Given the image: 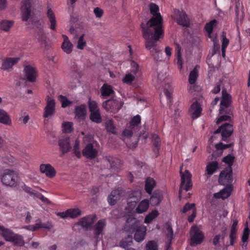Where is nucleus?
I'll return each mask as SVG.
<instances>
[{
  "instance_id": "f257e3e1",
  "label": "nucleus",
  "mask_w": 250,
  "mask_h": 250,
  "mask_svg": "<svg viewBox=\"0 0 250 250\" xmlns=\"http://www.w3.org/2000/svg\"><path fill=\"white\" fill-rule=\"evenodd\" d=\"M164 32H148L145 30L143 32V37L146 40V48L150 51V53L155 61H162V54L156 46V42L160 38L163 37Z\"/></svg>"
},
{
  "instance_id": "f03ea898",
  "label": "nucleus",
  "mask_w": 250,
  "mask_h": 250,
  "mask_svg": "<svg viewBox=\"0 0 250 250\" xmlns=\"http://www.w3.org/2000/svg\"><path fill=\"white\" fill-rule=\"evenodd\" d=\"M149 8L150 13L153 16L146 24L141 23L142 32H144L145 30L148 32H164L163 18L159 12V7L156 4L151 3L149 5Z\"/></svg>"
},
{
  "instance_id": "7ed1b4c3",
  "label": "nucleus",
  "mask_w": 250,
  "mask_h": 250,
  "mask_svg": "<svg viewBox=\"0 0 250 250\" xmlns=\"http://www.w3.org/2000/svg\"><path fill=\"white\" fill-rule=\"evenodd\" d=\"M18 175L13 170L6 169L1 174V181L6 186L14 187L17 185Z\"/></svg>"
},
{
  "instance_id": "20e7f679",
  "label": "nucleus",
  "mask_w": 250,
  "mask_h": 250,
  "mask_svg": "<svg viewBox=\"0 0 250 250\" xmlns=\"http://www.w3.org/2000/svg\"><path fill=\"white\" fill-rule=\"evenodd\" d=\"M21 17L23 21H31L34 17V7L31 1H23L21 5Z\"/></svg>"
},
{
  "instance_id": "39448f33",
  "label": "nucleus",
  "mask_w": 250,
  "mask_h": 250,
  "mask_svg": "<svg viewBox=\"0 0 250 250\" xmlns=\"http://www.w3.org/2000/svg\"><path fill=\"white\" fill-rule=\"evenodd\" d=\"M171 18L180 25L186 27L190 26V20L188 15L183 10L174 9Z\"/></svg>"
},
{
  "instance_id": "423d86ee",
  "label": "nucleus",
  "mask_w": 250,
  "mask_h": 250,
  "mask_svg": "<svg viewBox=\"0 0 250 250\" xmlns=\"http://www.w3.org/2000/svg\"><path fill=\"white\" fill-rule=\"evenodd\" d=\"M124 103L119 99L113 98L103 102V107L106 111L117 113L122 107Z\"/></svg>"
},
{
  "instance_id": "0eeeda50",
  "label": "nucleus",
  "mask_w": 250,
  "mask_h": 250,
  "mask_svg": "<svg viewBox=\"0 0 250 250\" xmlns=\"http://www.w3.org/2000/svg\"><path fill=\"white\" fill-rule=\"evenodd\" d=\"M74 141L73 137L67 135L62 136L59 138L58 145L60 150L62 154L67 153L71 150V143Z\"/></svg>"
},
{
  "instance_id": "6e6552de",
  "label": "nucleus",
  "mask_w": 250,
  "mask_h": 250,
  "mask_svg": "<svg viewBox=\"0 0 250 250\" xmlns=\"http://www.w3.org/2000/svg\"><path fill=\"white\" fill-rule=\"evenodd\" d=\"M157 87L164 86V93L168 100H170L171 94L172 92V88L169 84V81L166 79V77L163 74L159 73L158 75Z\"/></svg>"
},
{
  "instance_id": "1a4fd4ad",
  "label": "nucleus",
  "mask_w": 250,
  "mask_h": 250,
  "mask_svg": "<svg viewBox=\"0 0 250 250\" xmlns=\"http://www.w3.org/2000/svg\"><path fill=\"white\" fill-rule=\"evenodd\" d=\"M233 132V125L231 124L225 123L222 124L214 132V134L221 133L222 139L224 141L229 142V138Z\"/></svg>"
},
{
  "instance_id": "9d476101",
  "label": "nucleus",
  "mask_w": 250,
  "mask_h": 250,
  "mask_svg": "<svg viewBox=\"0 0 250 250\" xmlns=\"http://www.w3.org/2000/svg\"><path fill=\"white\" fill-rule=\"evenodd\" d=\"M141 226L138 220L132 216H129L126 221L123 230L132 235Z\"/></svg>"
},
{
  "instance_id": "9b49d317",
  "label": "nucleus",
  "mask_w": 250,
  "mask_h": 250,
  "mask_svg": "<svg viewBox=\"0 0 250 250\" xmlns=\"http://www.w3.org/2000/svg\"><path fill=\"white\" fill-rule=\"evenodd\" d=\"M180 173L181 175V183L180 184V187L179 190V198L181 197L182 192L183 190V187L185 185V183H186L185 189L186 191H188L189 190L191 187H192V184L191 183V174L188 171V170H186L185 171L184 173H182V167L181 168Z\"/></svg>"
},
{
  "instance_id": "f8f14e48",
  "label": "nucleus",
  "mask_w": 250,
  "mask_h": 250,
  "mask_svg": "<svg viewBox=\"0 0 250 250\" xmlns=\"http://www.w3.org/2000/svg\"><path fill=\"white\" fill-rule=\"evenodd\" d=\"M190 245L194 246L200 244L204 239V235L196 226L191 227L190 229Z\"/></svg>"
},
{
  "instance_id": "ddd939ff",
  "label": "nucleus",
  "mask_w": 250,
  "mask_h": 250,
  "mask_svg": "<svg viewBox=\"0 0 250 250\" xmlns=\"http://www.w3.org/2000/svg\"><path fill=\"white\" fill-rule=\"evenodd\" d=\"M233 180L232 170L231 167L222 171L219 175V183L223 185L230 184Z\"/></svg>"
},
{
  "instance_id": "4468645a",
  "label": "nucleus",
  "mask_w": 250,
  "mask_h": 250,
  "mask_svg": "<svg viewBox=\"0 0 250 250\" xmlns=\"http://www.w3.org/2000/svg\"><path fill=\"white\" fill-rule=\"evenodd\" d=\"M37 72L35 68L31 65H26L24 69V76L21 78V80L34 82L36 81Z\"/></svg>"
},
{
  "instance_id": "2eb2a0df",
  "label": "nucleus",
  "mask_w": 250,
  "mask_h": 250,
  "mask_svg": "<svg viewBox=\"0 0 250 250\" xmlns=\"http://www.w3.org/2000/svg\"><path fill=\"white\" fill-rule=\"evenodd\" d=\"M96 219V215L92 214L81 218L78 223V224L86 229H91Z\"/></svg>"
},
{
  "instance_id": "dca6fc26",
  "label": "nucleus",
  "mask_w": 250,
  "mask_h": 250,
  "mask_svg": "<svg viewBox=\"0 0 250 250\" xmlns=\"http://www.w3.org/2000/svg\"><path fill=\"white\" fill-rule=\"evenodd\" d=\"M55 103L54 100L51 99L49 96L47 97V104L44 108L43 117L47 118L52 116L55 112Z\"/></svg>"
},
{
  "instance_id": "f3484780",
  "label": "nucleus",
  "mask_w": 250,
  "mask_h": 250,
  "mask_svg": "<svg viewBox=\"0 0 250 250\" xmlns=\"http://www.w3.org/2000/svg\"><path fill=\"white\" fill-rule=\"evenodd\" d=\"M40 171L49 178L54 177L56 173L55 168L49 164H41L40 166Z\"/></svg>"
},
{
  "instance_id": "a211bd4d",
  "label": "nucleus",
  "mask_w": 250,
  "mask_h": 250,
  "mask_svg": "<svg viewBox=\"0 0 250 250\" xmlns=\"http://www.w3.org/2000/svg\"><path fill=\"white\" fill-rule=\"evenodd\" d=\"M97 153V150L93 148V146L91 143L87 144L83 150V155L90 159L95 158Z\"/></svg>"
},
{
  "instance_id": "6ab92c4d",
  "label": "nucleus",
  "mask_w": 250,
  "mask_h": 250,
  "mask_svg": "<svg viewBox=\"0 0 250 250\" xmlns=\"http://www.w3.org/2000/svg\"><path fill=\"white\" fill-rule=\"evenodd\" d=\"M104 163L107 168L111 169V172H113V170H115L120 164L119 160L118 159L110 156L106 158L104 160Z\"/></svg>"
},
{
  "instance_id": "aec40b11",
  "label": "nucleus",
  "mask_w": 250,
  "mask_h": 250,
  "mask_svg": "<svg viewBox=\"0 0 250 250\" xmlns=\"http://www.w3.org/2000/svg\"><path fill=\"white\" fill-rule=\"evenodd\" d=\"M69 32L74 36V39H77L78 36L84 33V28L81 23H76L69 28Z\"/></svg>"
},
{
  "instance_id": "412c9836",
  "label": "nucleus",
  "mask_w": 250,
  "mask_h": 250,
  "mask_svg": "<svg viewBox=\"0 0 250 250\" xmlns=\"http://www.w3.org/2000/svg\"><path fill=\"white\" fill-rule=\"evenodd\" d=\"M189 111L191 118L196 119L200 116L202 108L197 102H195L191 105Z\"/></svg>"
},
{
  "instance_id": "4be33fe9",
  "label": "nucleus",
  "mask_w": 250,
  "mask_h": 250,
  "mask_svg": "<svg viewBox=\"0 0 250 250\" xmlns=\"http://www.w3.org/2000/svg\"><path fill=\"white\" fill-rule=\"evenodd\" d=\"M165 233L166 234V237L167 239V241L166 242V245L167 249H168L171 244V240L173 239V230L171 225L169 223L167 222L165 226Z\"/></svg>"
},
{
  "instance_id": "5701e85b",
  "label": "nucleus",
  "mask_w": 250,
  "mask_h": 250,
  "mask_svg": "<svg viewBox=\"0 0 250 250\" xmlns=\"http://www.w3.org/2000/svg\"><path fill=\"white\" fill-rule=\"evenodd\" d=\"M146 229L144 226H141L134 232V239L137 242L143 241L146 235Z\"/></svg>"
},
{
  "instance_id": "b1692460",
  "label": "nucleus",
  "mask_w": 250,
  "mask_h": 250,
  "mask_svg": "<svg viewBox=\"0 0 250 250\" xmlns=\"http://www.w3.org/2000/svg\"><path fill=\"white\" fill-rule=\"evenodd\" d=\"M122 196V191L119 189L113 190L108 197V202L111 205H115Z\"/></svg>"
},
{
  "instance_id": "393cba45",
  "label": "nucleus",
  "mask_w": 250,
  "mask_h": 250,
  "mask_svg": "<svg viewBox=\"0 0 250 250\" xmlns=\"http://www.w3.org/2000/svg\"><path fill=\"white\" fill-rule=\"evenodd\" d=\"M62 36L63 39V41L62 44V48L65 53L69 54L72 51L73 45L67 36L65 35H62Z\"/></svg>"
},
{
  "instance_id": "a878e982",
  "label": "nucleus",
  "mask_w": 250,
  "mask_h": 250,
  "mask_svg": "<svg viewBox=\"0 0 250 250\" xmlns=\"http://www.w3.org/2000/svg\"><path fill=\"white\" fill-rule=\"evenodd\" d=\"M47 16L49 19V28L55 31L56 29V20L54 12L47 7Z\"/></svg>"
},
{
  "instance_id": "bb28decb",
  "label": "nucleus",
  "mask_w": 250,
  "mask_h": 250,
  "mask_svg": "<svg viewBox=\"0 0 250 250\" xmlns=\"http://www.w3.org/2000/svg\"><path fill=\"white\" fill-rule=\"evenodd\" d=\"M163 199V194L161 191L155 190L150 199V203L152 206L158 205Z\"/></svg>"
},
{
  "instance_id": "cd10ccee",
  "label": "nucleus",
  "mask_w": 250,
  "mask_h": 250,
  "mask_svg": "<svg viewBox=\"0 0 250 250\" xmlns=\"http://www.w3.org/2000/svg\"><path fill=\"white\" fill-rule=\"evenodd\" d=\"M14 233H15L11 229L0 225V235L2 236L6 241H9Z\"/></svg>"
},
{
  "instance_id": "c85d7f7f",
  "label": "nucleus",
  "mask_w": 250,
  "mask_h": 250,
  "mask_svg": "<svg viewBox=\"0 0 250 250\" xmlns=\"http://www.w3.org/2000/svg\"><path fill=\"white\" fill-rule=\"evenodd\" d=\"M9 242L13 243V245L18 247H21L24 245V241L23 237L18 234L14 233Z\"/></svg>"
},
{
  "instance_id": "c756f323",
  "label": "nucleus",
  "mask_w": 250,
  "mask_h": 250,
  "mask_svg": "<svg viewBox=\"0 0 250 250\" xmlns=\"http://www.w3.org/2000/svg\"><path fill=\"white\" fill-rule=\"evenodd\" d=\"M19 60V58L6 59L2 63L1 69L3 70H7L11 68L13 65L18 62Z\"/></svg>"
},
{
  "instance_id": "7c9ffc66",
  "label": "nucleus",
  "mask_w": 250,
  "mask_h": 250,
  "mask_svg": "<svg viewBox=\"0 0 250 250\" xmlns=\"http://www.w3.org/2000/svg\"><path fill=\"white\" fill-rule=\"evenodd\" d=\"M220 104L232 105V97L226 89H223Z\"/></svg>"
},
{
  "instance_id": "2f4dec72",
  "label": "nucleus",
  "mask_w": 250,
  "mask_h": 250,
  "mask_svg": "<svg viewBox=\"0 0 250 250\" xmlns=\"http://www.w3.org/2000/svg\"><path fill=\"white\" fill-rule=\"evenodd\" d=\"M227 229L226 227L223 228L221 230V232H222L221 235L217 234V235H216L214 237V238L212 240V243L214 246H215L216 247H218V246H220V239H221L222 241L224 240V238L225 237V236L227 235Z\"/></svg>"
},
{
  "instance_id": "473e14b6",
  "label": "nucleus",
  "mask_w": 250,
  "mask_h": 250,
  "mask_svg": "<svg viewBox=\"0 0 250 250\" xmlns=\"http://www.w3.org/2000/svg\"><path fill=\"white\" fill-rule=\"evenodd\" d=\"M231 191V187H227L220 191L219 193H216L214 194V197L216 198H222L225 199L229 196Z\"/></svg>"
},
{
  "instance_id": "72a5a7b5",
  "label": "nucleus",
  "mask_w": 250,
  "mask_h": 250,
  "mask_svg": "<svg viewBox=\"0 0 250 250\" xmlns=\"http://www.w3.org/2000/svg\"><path fill=\"white\" fill-rule=\"evenodd\" d=\"M237 220H235L233 221V223L231 228L230 233L229 234V239L230 245L231 246H233L234 245V241L236 239V233L237 229Z\"/></svg>"
},
{
  "instance_id": "f704fd0d",
  "label": "nucleus",
  "mask_w": 250,
  "mask_h": 250,
  "mask_svg": "<svg viewBox=\"0 0 250 250\" xmlns=\"http://www.w3.org/2000/svg\"><path fill=\"white\" fill-rule=\"evenodd\" d=\"M218 168V164L216 161H213L208 163L206 167V174L210 176L213 174L215 171H216Z\"/></svg>"
},
{
  "instance_id": "c9c22d12",
  "label": "nucleus",
  "mask_w": 250,
  "mask_h": 250,
  "mask_svg": "<svg viewBox=\"0 0 250 250\" xmlns=\"http://www.w3.org/2000/svg\"><path fill=\"white\" fill-rule=\"evenodd\" d=\"M86 106L82 104L75 108L76 116L79 119H83L86 115Z\"/></svg>"
},
{
  "instance_id": "e433bc0d",
  "label": "nucleus",
  "mask_w": 250,
  "mask_h": 250,
  "mask_svg": "<svg viewBox=\"0 0 250 250\" xmlns=\"http://www.w3.org/2000/svg\"><path fill=\"white\" fill-rule=\"evenodd\" d=\"M106 222L104 219L100 220L95 226V235L97 236L100 235L103 231L104 227L105 226Z\"/></svg>"
},
{
  "instance_id": "4c0bfd02",
  "label": "nucleus",
  "mask_w": 250,
  "mask_h": 250,
  "mask_svg": "<svg viewBox=\"0 0 250 250\" xmlns=\"http://www.w3.org/2000/svg\"><path fill=\"white\" fill-rule=\"evenodd\" d=\"M156 185L155 181L153 178L148 177L146 180L145 190L148 194H150L152 189Z\"/></svg>"
},
{
  "instance_id": "58836bf2",
  "label": "nucleus",
  "mask_w": 250,
  "mask_h": 250,
  "mask_svg": "<svg viewBox=\"0 0 250 250\" xmlns=\"http://www.w3.org/2000/svg\"><path fill=\"white\" fill-rule=\"evenodd\" d=\"M199 66L198 65H195V67L191 71L189 74L188 82L190 84H192L195 83L198 76V69Z\"/></svg>"
},
{
  "instance_id": "ea45409f",
  "label": "nucleus",
  "mask_w": 250,
  "mask_h": 250,
  "mask_svg": "<svg viewBox=\"0 0 250 250\" xmlns=\"http://www.w3.org/2000/svg\"><path fill=\"white\" fill-rule=\"evenodd\" d=\"M0 123L6 125H10L11 123L9 116L3 110H0Z\"/></svg>"
},
{
  "instance_id": "a19ab883",
  "label": "nucleus",
  "mask_w": 250,
  "mask_h": 250,
  "mask_svg": "<svg viewBox=\"0 0 250 250\" xmlns=\"http://www.w3.org/2000/svg\"><path fill=\"white\" fill-rule=\"evenodd\" d=\"M102 95L104 97L110 96L114 93V91L111 86L106 83H104L101 88Z\"/></svg>"
},
{
  "instance_id": "79ce46f5",
  "label": "nucleus",
  "mask_w": 250,
  "mask_h": 250,
  "mask_svg": "<svg viewBox=\"0 0 250 250\" xmlns=\"http://www.w3.org/2000/svg\"><path fill=\"white\" fill-rule=\"evenodd\" d=\"M233 107L232 105L220 104L219 114H227L232 115Z\"/></svg>"
},
{
  "instance_id": "37998d69",
  "label": "nucleus",
  "mask_w": 250,
  "mask_h": 250,
  "mask_svg": "<svg viewBox=\"0 0 250 250\" xmlns=\"http://www.w3.org/2000/svg\"><path fill=\"white\" fill-rule=\"evenodd\" d=\"M148 206L149 204L148 200H144L139 204L138 207L136 209V211L139 213H142L147 210L148 208Z\"/></svg>"
},
{
  "instance_id": "c03bdc74",
  "label": "nucleus",
  "mask_w": 250,
  "mask_h": 250,
  "mask_svg": "<svg viewBox=\"0 0 250 250\" xmlns=\"http://www.w3.org/2000/svg\"><path fill=\"white\" fill-rule=\"evenodd\" d=\"M13 21H12L3 20L0 22V29L7 32L13 26Z\"/></svg>"
},
{
  "instance_id": "a18cd8bd",
  "label": "nucleus",
  "mask_w": 250,
  "mask_h": 250,
  "mask_svg": "<svg viewBox=\"0 0 250 250\" xmlns=\"http://www.w3.org/2000/svg\"><path fill=\"white\" fill-rule=\"evenodd\" d=\"M132 243V236L131 234H128L126 237H125L121 241L120 246L123 248H126L130 246Z\"/></svg>"
},
{
  "instance_id": "49530a36",
  "label": "nucleus",
  "mask_w": 250,
  "mask_h": 250,
  "mask_svg": "<svg viewBox=\"0 0 250 250\" xmlns=\"http://www.w3.org/2000/svg\"><path fill=\"white\" fill-rule=\"evenodd\" d=\"M152 142L154 146V151L155 152H158L159 147L160 146V138L157 134H153L152 135Z\"/></svg>"
},
{
  "instance_id": "de8ad7c7",
  "label": "nucleus",
  "mask_w": 250,
  "mask_h": 250,
  "mask_svg": "<svg viewBox=\"0 0 250 250\" xmlns=\"http://www.w3.org/2000/svg\"><path fill=\"white\" fill-rule=\"evenodd\" d=\"M131 72L136 77H139L141 75V71L139 68V65L135 62L132 61L131 63Z\"/></svg>"
},
{
  "instance_id": "09e8293b",
  "label": "nucleus",
  "mask_w": 250,
  "mask_h": 250,
  "mask_svg": "<svg viewBox=\"0 0 250 250\" xmlns=\"http://www.w3.org/2000/svg\"><path fill=\"white\" fill-rule=\"evenodd\" d=\"M141 195L140 193L138 191H134L131 193L127 200L129 203H137L140 199Z\"/></svg>"
},
{
  "instance_id": "8fccbe9b",
  "label": "nucleus",
  "mask_w": 250,
  "mask_h": 250,
  "mask_svg": "<svg viewBox=\"0 0 250 250\" xmlns=\"http://www.w3.org/2000/svg\"><path fill=\"white\" fill-rule=\"evenodd\" d=\"M90 119L93 122L100 123L102 122V118L100 111L98 110L90 112Z\"/></svg>"
},
{
  "instance_id": "3c124183",
  "label": "nucleus",
  "mask_w": 250,
  "mask_h": 250,
  "mask_svg": "<svg viewBox=\"0 0 250 250\" xmlns=\"http://www.w3.org/2000/svg\"><path fill=\"white\" fill-rule=\"evenodd\" d=\"M105 127L108 132H111L112 134H117L116 128L114 126L113 121L110 119L106 120L105 122Z\"/></svg>"
},
{
  "instance_id": "603ef678",
  "label": "nucleus",
  "mask_w": 250,
  "mask_h": 250,
  "mask_svg": "<svg viewBox=\"0 0 250 250\" xmlns=\"http://www.w3.org/2000/svg\"><path fill=\"white\" fill-rule=\"evenodd\" d=\"M67 213L68 214V217L75 218L81 215V211L78 208H70L67 210Z\"/></svg>"
},
{
  "instance_id": "864d4df0",
  "label": "nucleus",
  "mask_w": 250,
  "mask_h": 250,
  "mask_svg": "<svg viewBox=\"0 0 250 250\" xmlns=\"http://www.w3.org/2000/svg\"><path fill=\"white\" fill-rule=\"evenodd\" d=\"M217 21L216 20H213L210 22L206 23L205 28L208 32V36H210L212 32L213 27L216 25Z\"/></svg>"
},
{
  "instance_id": "5fc2aeb1",
  "label": "nucleus",
  "mask_w": 250,
  "mask_h": 250,
  "mask_svg": "<svg viewBox=\"0 0 250 250\" xmlns=\"http://www.w3.org/2000/svg\"><path fill=\"white\" fill-rule=\"evenodd\" d=\"M177 65L178 66V68L181 70L183 67V60L181 57V49L179 45L177 44Z\"/></svg>"
},
{
  "instance_id": "6e6d98bb",
  "label": "nucleus",
  "mask_w": 250,
  "mask_h": 250,
  "mask_svg": "<svg viewBox=\"0 0 250 250\" xmlns=\"http://www.w3.org/2000/svg\"><path fill=\"white\" fill-rule=\"evenodd\" d=\"M158 215V212L157 210H153L151 212L147 214L145 219V223H149L152 221Z\"/></svg>"
},
{
  "instance_id": "4d7b16f0",
  "label": "nucleus",
  "mask_w": 250,
  "mask_h": 250,
  "mask_svg": "<svg viewBox=\"0 0 250 250\" xmlns=\"http://www.w3.org/2000/svg\"><path fill=\"white\" fill-rule=\"evenodd\" d=\"M232 117L233 114L229 115L227 114H219V117L216 121V124H219L223 121H230Z\"/></svg>"
},
{
  "instance_id": "13d9d810",
  "label": "nucleus",
  "mask_w": 250,
  "mask_h": 250,
  "mask_svg": "<svg viewBox=\"0 0 250 250\" xmlns=\"http://www.w3.org/2000/svg\"><path fill=\"white\" fill-rule=\"evenodd\" d=\"M84 33H83V34L80 35L79 38L77 47L79 49H83L86 46V41L84 40Z\"/></svg>"
},
{
  "instance_id": "bf43d9fd",
  "label": "nucleus",
  "mask_w": 250,
  "mask_h": 250,
  "mask_svg": "<svg viewBox=\"0 0 250 250\" xmlns=\"http://www.w3.org/2000/svg\"><path fill=\"white\" fill-rule=\"evenodd\" d=\"M135 128L134 127H131L129 125L126 128H125L123 132V135L127 137L130 138L133 135V132L135 131Z\"/></svg>"
},
{
  "instance_id": "052dcab7",
  "label": "nucleus",
  "mask_w": 250,
  "mask_h": 250,
  "mask_svg": "<svg viewBox=\"0 0 250 250\" xmlns=\"http://www.w3.org/2000/svg\"><path fill=\"white\" fill-rule=\"evenodd\" d=\"M234 159V156L233 155L229 154L223 158L222 161L229 165V167L232 165Z\"/></svg>"
},
{
  "instance_id": "680f3d73",
  "label": "nucleus",
  "mask_w": 250,
  "mask_h": 250,
  "mask_svg": "<svg viewBox=\"0 0 250 250\" xmlns=\"http://www.w3.org/2000/svg\"><path fill=\"white\" fill-rule=\"evenodd\" d=\"M136 77L133 75L132 73H128L123 78V81L124 83L130 84L134 80Z\"/></svg>"
},
{
  "instance_id": "e2e57ef3",
  "label": "nucleus",
  "mask_w": 250,
  "mask_h": 250,
  "mask_svg": "<svg viewBox=\"0 0 250 250\" xmlns=\"http://www.w3.org/2000/svg\"><path fill=\"white\" fill-rule=\"evenodd\" d=\"M141 117L137 115L134 116L129 123V125L131 127H134L135 128L136 126L140 123Z\"/></svg>"
},
{
  "instance_id": "0e129e2a",
  "label": "nucleus",
  "mask_w": 250,
  "mask_h": 250,
  "mask_svg": "<svg viewBox=\"0 0 250 250\" xmlns=\"http://www.w3.org/2000/svg\"><path fill=\"white\" fill-rule=\"evenodd\" d=\"M59 100L62 103V106L64 108L69 105L71 104L72 102L68 100V99L64 96L62 95L59 96Z\"/></svg>"
},
{
  "instance_id": "69168bd1",
  "label": "nucleus",
  "mask_w": 250,
  "mask_h": 250,
  "mask_svg": "<svg viewBox=\"0 0 250 250\" xmlns=\"http://www.w3.org/2000/svg\"><path fill=\"white\" fill-rule=\"evenodd\" d=\"M79 141L78 140H75V144L73 146L74 153L78 158H80L81 156V152L79 150Z\"/></svg>"
},
{
  "instance_id": "338daca9",
  "label": "nucleus",
  "mask_w": 250,
  "mask_h": 250,
  "mask_svg": "<svg viewBox=\"0 0 250 250\" xmlns=\"http://www.w3.org/2000/svg\"><path fill=\"white\" fill-rule=\"evenodd\" d=\"M233 145V143H230L229 144L227 145H223L222 143H219V144H217L215 145V148H216L217 151H222V150L230 147Z\"/></svg>"
},
{
  "instance_id": "774afa93",
  "label": "nucleus",
  "mask_w": 250,
  "mask_h": 250,
  "mask_svg": "<svg viewBox=\"0 0 250 250\" xmlns=\"http://www.w3.org/2000/svg\"><path fill=\"white\" fill-rule=\"evenodd\" d=\"M146 250H158L156 242L154 241H148L146 245Z\"/></svg>"
}]
</instances>
